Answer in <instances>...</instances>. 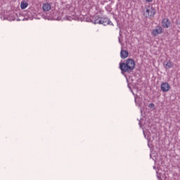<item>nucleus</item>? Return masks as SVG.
Wrapping results in <instances>:
<instances>
[{"mask_svg":"<svg viewBox=\"0 0 180 180\" xmlns=\"http://www.w3.org/2000/svg\"><path fill=\"white\" fill-rule=\"evenodd\" d=\"M27 6H29V4H27V2H26L25 1H21V4H20L21 9H26Z\"/></svg>","mask_w":180,"mask_h":180,"instance_id":"1a4fd4ad","label":"nucleus"},{"mask_svg":"<svg viewBox=\"0 0 180 180\" xmlns=\"http://www.w3.org/2000/svg\"><path fill=\"white\" fill-rule=\"evenodd\" d=\"M164 32V29L161 26H157L155 29L152 30L151 34L153 37H157L158 34H161Z\"/></svg>","mask_w":180,"mask_h":180,"instance_id":"20e7f679","label":"nucleus"},{"mask_svg":"<svg viewBox=\"0 0 180 180\" xmlns=\"http://www.w3.org/2000/svg\"><path fill=\"white\" fill-rule=\"evenodd\" d=\"M120 68L124 72H131L136 68V62L131 58H128L124 63H120Z\"/></svg>","mask_w":180,"mask_h":180,"instance_id":"f257e3e1","label":"nucleus"},{"mask_svg":"<svg viewBox=\"0 0 180 180\" xmlns=\"http://www.w3.org/2000/svg\"><path fill=\"white\" fill-rule=\"evenodd\" d=\"M160 88L162 92H168L171 89V86L168 82H165L162 83Z\"/></svg>","mask_w":180,"mask_h":180,"instance_id":"39448f33","label":"nucleus"},{"mask_svg":"<svg viewBox=\"0 0 180 180\" xmlns=\"http://www.w3.org/2000/svg\"><path fill=\"white\" fill-rule=\"evenodd\" d=\"M42 9L44 12H50L51 11V5L50 3H45L42 5Z\"/></svg>","mask_w":180,"mask_h":180,"instance_id":"0eeeda50","label":"nucleus"},{"mask_svg":"<svg viewBox=\"0 0 180 180\" xmlns=\"http://www.w3.org/2000/svg\"><path fill=\"white\" fill-rule=\"evenodd\" d=\"M172 67V63L171 62V60H169L167 62V63L165 65V68H166V70H169V68H171Z\"/></svg>","mask_w":180,"mask_h":180,"instance_id":"9d476101","label":"nucleus"},{"mask_svg":"<svg viewBox=\"0 0 180 180\" xmlns=\"http://www.w3.org/2000/svg\"><path fill=\"white\" fill-rule=\"evenodd\" d=\"M95 23L98 25H103V26H106V25H109V20H108V18L98 17L95 20Z\"/></svg>","mask_w":180,"mask_h":180,"instance_id":"7ed1b4c3","label":"nucleus"},{"mask_svg":"<svg viewBox=\"0 0 180 180\" xmlns=\"http://www.w3.org/2000/svg\"><path fill=\"white\" fill-rule=\"evenodd\" d=\"M155 13V8L150 6H146L143 11V15L145 18H153Z\"/></svg>","mask_w":180,"mask_h":180,"instance_id":"f03ea898","label":"nucleus"},{"mask_svg":"<svg viewBox=\"0 0 180 180\" xmlns=\"http://www.w3.org/2000/svg\"><path fill=\"white\" fill-rule=\"evenodd\" d=\"M161 23H162V27H164L165 29H168V27L171 26V22L168 18H163Z\"/></svg>","mask_w":180,"mask_h":180,"instance_id":"423d86ee","label":"nucleus"},{"mask_svg":"<svg viewBox=\"0 0 180 180\" xmlns=\"http://www.w3.org/2000/svg\"><path fill=\"white\" fill-rule=\"evenodd\" d=\"M120 57L123 60H124V58H127L129 57V51H127V50L122 49L120 51Z\"/></svg>","mask_w":180,"mask_h":180,"instance_id":"6e6552de","label":"nucleus"},{"mask_svg":"<svg viewBox=\"0 0 180 180\" xmlns=\"http://www.w3.org/2000/svg\"><path fill=\"white\" fill-rule=\"evenodd\" d=\"M146 2H153V0H145Z\"/></svg>","mask_w":180,"mask_h":180,"instance_id":"f8f14e48","label":"nucleus"},{"mask_svg":"<svg viewBox=\"0 0 180 180\" xmlns=\"http://www.w3.org/2000/svg\"><path fill=\"white\" fill-rule=\"evenodd\" d=\"M155 105L154 103H149L148 108H154Z\"/></svg>","mask_w":180,"mask_h":180,"instance_id":"9b49d317","label":"nucleus"}]
</instances>
